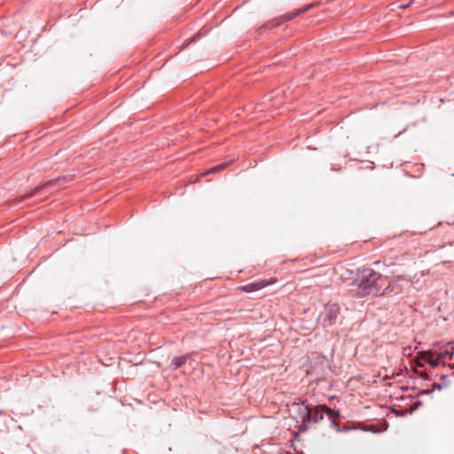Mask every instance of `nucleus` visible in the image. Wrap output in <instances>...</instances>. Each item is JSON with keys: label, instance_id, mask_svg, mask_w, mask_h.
<instances>
[{"label": "nucleus", "instance_id": "obj_1", "mask_svg": "<svg viewBox=\"0 0 454 454\" xmlns=\"http://www.w3.org/2000/svg\"><path fill=\"white\" fill-rule=\"evenodd\" d=\"M291 417L295 419L300 432L306 431L310 423H317L323 419L324 414L335 418L338 414L326 406H317L310 409L308 405L293 403L289 410Z\"/></svg>", "mask_w": 454, "mask_h": 454}, {"label": "nucleus", "instance_id": "obj_2", "mask_svg": "<svg viewBox=\"0 0 454 454\" xmlns=\"http://www.w3.org/2000/svg\"><path fill=\"white\" fill-rule=\"evenodd\" d=\"M380 275L372 269H364L361 270L358 279L356 281V292L360 296H365L371 294H377V281Z\"/></svg>", "mask_w": 454, "mask_h": 454}, {"label": "nucleus", "instance_id": "obj_3", "mask_svg": "<svg viewBox=\"0 0 454 454\" xmlns=\"http://www.w3.org/2000/svg\"><path fill=\"white\" fill-rule=\"evenodd\" d=\"M340 314V307L336 303L328 302L324 310L320 312L317 321L323 326H329L336 322Z\"/></svg>", "mask_w": 454, "mask_h": 454}, {"label": "nucleus", "instance_id": "obj_4", "mask_svg": "<svg viewBox=\"0 0 454 454\" xmlns=\"http://www.w3.org/2000/svg\"><path fill=\"white\" fill-rule=\"evenodd\" d=\"M409 286V281L404 278L398 277L395 280H393L384 290L385 294L401 293L405 287Z\"/></svg>", "mask_w": 454, "mask_h": 454}, {"label": "nucleus", "instance_id": "obj_5", "mask_svg": "<svg viewBox=\"0 0 454 454\" xmlns=\"http://www.w3.org/2000/svg\"><path fill=\"white\" fill-rule=\"evenodd\" d=\"M276 282L275 278H271L270 280H261L254 283H250L245 286H241L238 287V290H240L245 293H252L258 290H261L262 288H264L268 286L269 285L274 284Z\"/></svg>", "mask_w": 454, "mask_h": 454}, {"label": "nucleus", "instance_id": "obj_6", "mask_svg": "<svg viewBox=\"0 0 454 454\" xmlns=\"http://www.w3.org/2000/svg\"><path fill=\"white\" fill-rule=\"evenodd\" d=\"M335 273L339 278L342 281H348L354 278L356 272L353 269L348 267V265L340 263L334 268Z\"/></svg>", "mask_w": 454, "mask_h": 454}, {"label": "nucleus", "instance_id": "obj_7", "mask_svg": "<svg viewBox=\"0 0 454 454\" xmlns=\"http://www.w3.org/2000/svg\"><path fill=\"white\" fill-rule=\"evenodd\" d=\"M70 179H71V176H62V177H58V178L47 181V182L43 183V184H41L39 186H36L29 194H26L24 196V198H30L34 194H35V193L39 192L40 191L43 190L44 188H47V187L58 184L61 181H68Z\"/></svg>", "mask_w": 454, "mask_h": 454}, {"label": "nucleus", "instance_id": "obj_8", "mask_svg": "<svg viewBox=\"0 0 454 454\" xmlns=\"http://www.w3.org/2000/svg\"><path fill=\"white\" fill-rule=\"evenodd\" d=\"M426 362L429 363L433 367H437L440 364L441 356H434L431 352H426L424 355Z\"/></svg>", "mask_w": 454, "mask_h": 454}, {"label": "nucleus", "instance_id": "obj_9", "mask_svg": "<svg viewBox=\"0 0 454 454\" xmlns=\"http://www.w3.org/2000/svg\"><path fill=\"white\" fill-rule=\"evenodd\" d=\"M186 360H187L186 356H181L175 357L170 364V368L172 370H176L179 367H181L186 362Z\"/></svg>", "mask_w": 454, "mask_h": 454}, {"label": "nucleus", "instance_id": "obj_10", "mask_svg": "<svg viewBox=\"0 0 454 454\" xmlns=\"http://www.w3.org/2000/svg\"><path fill=\"white\" fill-rule=\"evenodd\" d=\"M227 165H228V163L219 164V165H217L215 167H213V168L207 169L203 175L207 176V175H209V174L220 171V170L225 168L227 167Z\"/></svg>", "mask_w": 454, "mask_h": 454}, {"label": "nucleus", "instance_id": "obj_11", "mask_svg": "<svg viewBox=\"0 0 454 454\" xmlns=\"http://www.w3.org/2000/svg\"><path fill=\"white\" fill-rule=\"evenodd\" d=\"M329 271H330V269H327V270H318V272H317L316 274H314L312 277H317V276L326 275Z\"/></svg>", "mask_w": 454, "mask_h": 454}, {"label": "nucleus", "instance_id": "obj_12", "mask_svg": "<svg viewBox=\"0 0 454 454\" xmlns=\"http://www.w3.org/2000/svg\"><path fill=\"white\" fill-rule=\"evenodd\" d=\"M413 0H411L410 3H408L407 4H404V5H401L400 8L402 9H406L408 8L411 4H412Z\"/></svg>", "mask_w": 454, "mask_h": 454}, {"label": "nucleus", "instance_id": "obj_13", "mask_svg": "<svg viewBox=\"0 0 454 454\" xmlns=\"http://www.w3.org/2000/svg\"><path fill=\"white\" fill-rule=\"evenodd\" d=\"M295 15H296V13H294L293 15H290L287 19L292 20Z\"/></svg>", "mask_w": 454, "mask_h": 454}, {"label": "nucleus", "instance_id": "obj_14", "mask_svg": "<svg viewBox=\"0 0 454 454\" xmlns=\"http://www.w3.org/2000/svg\"><path fill=\"white\" fill-rule=\"evenodd\" d=\"M193 39H190V41L187 42V44H190L191 42H192Z\"/></svg>", "mask_w": 454, "mask_h": 454}, {"label": "nucleus", "instance_id": "obj_15", "mask_svg": "<svg viewBox=\"0 0 454 454\" xmlns=\"http://www.w3.org/2000/svg\"><path fill=\"white\" fill-rule=\"evenodd\" d=\"M193 39H190V41L187 42V44H190L191 42H192Z\"/></svg>", "mask_w": 454, "mask_h": 454}, {"label": "nucleus", "instance_id": "obj_16", "mask_svg": "<svg viewBox=\"0 0 454 454\" xmlns=\"http://www.w3.org/2000/svg\"><path fill=\"white\" fill-rule=\"evenodd\" d=\"M193 39H190V41L187 42V44H190L191 42H192Z\"/></svg>", "mask_w": 454, "mask_h": 454}, {"label": "nucleus", "instance_id": "obj_17", "mask_svg": "<svg viewBox=\"0 0 454 454\" xmlns=\"http://www.w3.org/2000/svg\"><path fill=\"white\" fill-rule=\"evenodd\" d=\"M451 15H454V12H451Z\"/></svg>", "mask_w": 454, "mask_h": 454}]
</instances>
